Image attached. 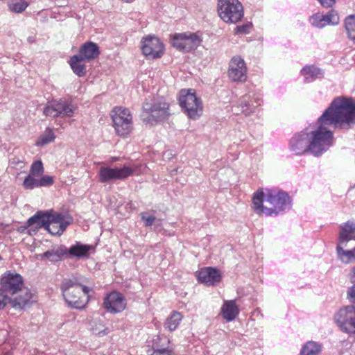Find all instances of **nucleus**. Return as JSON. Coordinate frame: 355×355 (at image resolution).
Masks as SVG:
<instances>
[{"instance_id": "f257e3e1", "label": "nucleus", "mask_w": 355, "mask_h": 355, "mask_svg": "<svg viewBox=\"0 0 355 355\" xmlns=\"http://www.w3.org/2000/svg\"><path fill=\"white\" fill-rule=\"evenodd\" d=\"M355 124V101L337 97L318 118L316 128L309 130L311 155L318 157L334 145V129H349Z\"/></svg>"}, {"instance_id": "f03ea898", "label": "nucleus", "mask_w": 355, "mask_h": 355, "mask_svg": "<svg viewBox=\"0 0 355 355\" xmlns=\"http://www.w3.org/2000/svg\"><path fill=\"white\" fill-rule=\"evenodd\" d=\"M252 207L259 216H277L291 208V200L284 191L273 189H259L253 195Z\"/></svg>"}, {"instance_id": "7ed1b4c3", "label": "nucleus", "mask_w": 355, "mask_h": 355, "mask_svg": "<svg viewBox=\"0 0 355 355\" xmlns=\"http://www.w3.org/2000/svg\"><path fill=\"white\" fill-rule=\"evenodd\" d=\"M72 222L70 215L51 210L37 212L28 220L27 224L29 227H44L51 234L60 236Z\"/></svg>"}, {"instance_id": "20e7f679", "label": "nucleus", "mask_w": 355, "mask_h": 355, "mask_svg": "<svg viewBox=\"0 0 355 355\" xmlns=\"http://www.w3.org/2000/svg\"><path fill=\"white\" fill-rule=\"evenodd\" d=\"M3 290L8 293L14 295L20 291L21 295L11 301V305L16 309H23L29 304L32 294L26 288H23L22 277L15 272L5 273L1 279Z\"/></svg>"}, {"instance_id": "39448f33", "label": "nucleus", "mask_w": 355, "mask_h": 355, "mask_svg": "<svg viewBox=\"0 0 355 355\" xmlns=\"http://www.w3.org/2000/svg\"><path fill=\"white\" fill-rule=\"evenodd\" d=\"M61 290L66 302L72 308L83 309L88 302L90 289L76 277L64 279Z\"/></svg>"}, {"instance_id": "423d86ee", "label": "nucleus", "mask_w": 355, "mask_h": 355, "mask_svg": "<svg viewBox=\"0 0 355 355\" xmlns=\"http://www.w3.org/2000/svg\"><path fill=\"white\" fill-rule=\"evenodd\" d=\"M168 115V104L163 98L146 101L143 105L144 121L147 123L153 125L154 122L164 121Z\"/></svg>"}, {"instance_id": "0eeeda50", "label": "nucleus", "mask_w": 355, "mask_h": 355, "mask_svg": "<svg viewBox=\"0 0 355 355\" xmlns=\"http://www.w3.org/2000/svg\"><path fill=\"white\" fill-rule=\"evenodd\" d=\"M179 103L187 115L193 120L198 119L202 114V101L196 96L194 89H182L180 92Z\"/></svg>"}, {"instance_id": "6e6552de", "label": "nucleus", "mask_w": 355, "mask_h": 355, "mask_svg": "<svg viewBox=\"0 0 355 355\" xmlns=\"http://www.w3.org/2000/svg\"><path fill=\"white\" fill-rule=\"evenodd\" d=\"M218 12L226 23H236L243 17V8L238 0H218Z\"/></svg>"}, {"instance_id": "1a4fd4ad", "label": "nucleus", "mask_w": 355, "mask_h": 355, "mask_svg": "<svg viewBox=\"0 0 355 355\" xmlns=\"http://www.w3.org/2000/svg\"><path fill=\"white\" fill-rule=\"evenodd\" d=\"M138 168V166H123V167L111 168L103 166L100 168L98 171L99 182L107 183L116 180H123L133 175Z\"/></svg>"}, {"instance_id": "9d476101", "label": "nucleus", "mask_w": 355, "mask_h": 355, "mask_svg": "<svg viewBox=\"0 0 355 355\" xmlns=\"http://www.w3.org/2000/svg\"><path fill=\"white\" fill-rule=\"evenodd\" d=\"M201 42L202 39L196 33L185 32L171 36L172 46L182 52L195 50Z\"/></svg>"}, {"instance_id": "9b49d317", "label": "nucleus", "mask_w": 355, "mask_h": 355, "mask_svg": "<svg viewBox=\"0 0 355 355\" xmlns=\"http://www.w3.org/2000/svg\"><path fill=\"white\" fill-rule=\"evenodd\" d=\"M111 116L117 135L125 136L130 133L132 129V116L128 109L116 107L112 110Z\"/></svg>"}, {"instance_id": "f8f14e48", "label": "nucleus", "mask_w": 355, "mask_h": 355, "mask_svg": "<svg viewBox=\"0 0 355 355\" xmlns=\"http://www.w3.org/2000/svg\"><path fill=\"white\" fill-rule=\"evenodd\" d=\"M340 329L350 335H355V306H348L340 309L334 315Z\"/></svg>"}, {"instance_id": "ddd939ff", "label": "nucleus", "mask_w": 355, "mask_h": 355, "mask_svg": "<svg viewBox=\"0 0 355 355\" xmlns=\"http://www.w3.org/2000/svg\"><path fill=\"white\" fill-rule=\"evenodd\" d=\"M76 107L64 100L52 101L44 107L43 113L51 117H70L72 116Z\"/></svg>"}, {"instance_id": "4468645a", "label": "nucleus", "mask_w": 355, "mask_h": 355, "mask_svg": "<svg viewBox=\"0 0 355 355\" xmlns=\"http://www.w3.org/2000/svg\"><path fill=\"white\" fill-rule=\"evenodd\" d=\"M309 129L295 133L290 139L288 148L295 155L311 154Z\"/></svg>"}, {"instance_id": "2eb2a0df", "label": "nucleus", "mask_w": 355, "mask_h": 355, "mask_svg": "<svg viewBox=\"0 0 355 355\" xmlns=\"http://www.w3.org/2000/svg\"><path fill=\"white\" fill-rule=\"evenodd\" d=\"M143 54L149 59L161 58L164 54V46L160 40L153 35H148L141 41Z\"/></svg>"}, {"instance_id": "dca6fc26", "label": "nucleus", "mask_w": 355, "mask_h": 355, "mask_svg": "<svg viewBox=\"0 0 355 355\" xmlns=\"http://www.w3.org/2000/svg\"><path fill=\"white\" fill-rule=\"evenodd\" d=\"M228 77L233 82H244L247 78V67L244 60L240 56H234L230 61Z\"/></svg>"}, {"instance_id": "f3484780", "label": "nucleus", "mask_w": 355, "mask_h": 355, "mask_svg": "<svg viewBox=\"0 0 355 355\" xmlns=\"http://www.w3.org/2000/svg\"><path fill=\"white\" fill-rule=\"evenodd\" d=\"M309 21L313 27L322 28L329 25H338L340 22V18L338 12L332 9L326 15H322L319 12L309 17Z\"/></svg>"}, {"instance_id": "a211bd4d", "label": "nucleus", "mask_w": 355, "mask_h": 355, "mask_svg": "<svg viewBox=\"0 0 355 355\" xmlns=\"http://www.w3.org/2000/svg\"><path fill=\"white\" fill-rule=\"evenodd\" d=\"M103 306L111 313H120L125 309L126 300L121 293L112 292L105 297Z\"/></svg>"}, {"instance_id": "6ab92c4d", "label": "nucleus", "mask_w": 355, "mask_h": 355, "mask_svg": "<svg viewBox=\"0 0 355 355\" xmlns=\"http://www.w3.org/2000/svg\"><path fill=\"white\" fill-rule=\"evenodd\" d=\"M261 98L255 94H248L242 96L238 103L237 107L245 115L248 116L256 112L261 105Z\"/></svg>"}, {"instance_id": "aec40b11", "label": "nucleus", "mask_w": 355, "mask_h": 355, "mask_svg": "<svg viewBox=\"0 0 355 355\" xmlns=\"http://www.w3.org/2000/svg\"><path fill=\"white\" fill-rule=\"evenodd\" d=\"M197 278L198 282L205 285L214 286L220 281L221 276L217 269L207 267L201 269L198 272Z\"/></svg>"}, {"instance_id": "412c9836", "label": "nucleus", "mask_w": 355, "mask_h": 355, "mask_svg": "<svg viewBox=\"0 0 355 355\" xmlns=\"http://www.w3.org/2000/svg\"><path fill=\"white\" fill-rule=\"evenodd\" d=\"M99 53V48L96 44L87 42L81 45L78 55L86 61H90L98 57Z\"/></svg>"}, {"instance_id": "4be33fe9", "label": "nucleus", "mask_w": 355, "mask_h": 355, "mask_svg": "<svg viewBox=\"0 0 355 355\" xmlns=\"http://www.w3.org/2000/svg\"><path fill=\"white\" fill-rule=\"evenodd\" d=\"M43 256L52 263L60 261L67 258V247L64 245H56L43 253Z\"/></svg>"}, {"instance_id": "5701e85b", "label": "nucleus", "mask_w": 355, "mask_h": 355, "mask_svg": "<svg viewBox=\"0 0 355 355\" xmlns=\"http://www.w3.org/2000/svg\"><path fill=\"white\" fill-rule=\"evenodd\" d=\"M355 221L348 220L340 226L338 242L341 244L355 241Z\"/></svg>"}, {"instance_id": "b1692460", "label": "nucleus", "mask_w": 355, "mask_h": 355, "mask_svg": "<svg viewBox=\"0 0 355 355\" xmlns=\"http://www.w3.org/2000/svg\"><path fill=\"white\" fill-rule=\"evenodd\" d=\"M92 249L89 245L82 244L76 242V244L71 245L69 248H67V258H84L89 256V252Z\"/></svg>"}, {"instance_id": "393cba45", "label": "nucleus", "mask_w": 355, "mask_h": 355, "mask_svg": "<svg viewBox=\"0 0 355 355\" xmlns=\"http://www.w3.org/2000/svg\"><path fill=\"white\" fill-rule=\"evenodd\" d=\"M220 312L225 320L231 322L239 315V309L234 300L225 301Z\"/></svg>"}, {"instance_id": "a878e982", "label": "nucleus", "mask_w": 355, "mask_h": 355, "mask_svg": "<svg viewBox=\"0 0 355 355\" xmlns=\"http://www.w3.org/2000/svg\"><path fill=\"white\" fill-rule=\"evenodd\" d=\"M162 339L157 336L153 340L152 344L153 352L150 355H173V350L166 346L169 341L164 340L162 343H160Z\"/></svg>"}, {"instance_id": "bb28decb", "label": "nucleus", "mask_w": 355, "mask_h": 355, "mask_svg": "<svg viewBox=\"0 0 355 355\" xmlns=\"http://www.w3.org/2000/svg\"><path fill=\"white\" fill-rule=\"evenodd\" d=\"M300 72L306 83L312 82L316 78H321L324 75L322 70L314 65H306L301 69Z\"/></svg>"}, {"instance_id": "cd10ccee", "label": "nucleus", "mask_w": 355, "mask_h": 355, "mask_svg": "<svg viewBox=\"0 0 355 355\" xmlns=\"http://www.w3.org/2000/svg\"><path fill=\"white\" fill-rule=\"evenodd\" d=\"M85 61L77 55L72 56L70 59L69 64L73 73L80 77L85 75L86 67L84 63Z\"/></svg>"}, {"instance_id": "c85d7f7f", "label": "nucleus", "mask_w": 355, "mask_h": 355, "mask_svg": "<svg viewBox=\"0 0 355 355\" xmlns=\"http://www.w3.org/2000/svg\"><path fill=\"white\" fill-rule=\"evenodd\" d=\"M347 243L344 244L338 243L336 250L339 259L345 263H348L352 259H355V247L351 250H345L344 248L347 247Z\"/></svg>"}, {"instance_id": "c756f323", "label": "nucleus", "mask_w": 355, "mask_h": 355, "mask_svg": "<svg viewBox=\"0 0 355 355\" xmlns=\"http://www.w3.org/2000/svg\"><path fill=\"white\" fill-rule=\"evenodd\" d=\"M322 346L318 342L308 341L302 347L300 355H318L320 354Z\"/></svg>"}, {"instance_id": "7c9ffc66", "label": "nucleus", "mask_w": 355, "mask_h": 355, "mask_svg": "<svg viewBox=\"0 0 355 355\" xmlns=\"http://www.w3.org/2000/svg\"><path fill=\"white\" fill-rule=\"evenodd\" d=\"M182 319V315L178 311H174L172 314L166 319L164 327L170 331L175 330L180 324Z\"/></svg>"}, {"instance_id": "2f4dec72", "label": "nucleus", "mask_w": 355, "mask_h": 355, "mask_svg": "<svg viewBox=\"0 0 355 355\" xmlns=\"http://www.w3.org/2000/svg\"><path fill=\"white\" fill-rule=\"evenodd\" d=\"M345 27L348 38L355 41V15H351L345 18Z\"/></svg>"}, {"instance_id": "473e14b6", "label": "nucleus", "mask_w": 355, "mask_h": 355, "mask_svg": "<svg viewBox=\"0 0 355 355\" xmlns=\"http://www.w3.org/2000/svg\"><path fill=\"white\" fill-rule=\"evenodd\" d=\"M55 135L50 128H47L44 132L39 137L36 142L37 146H44L55 140Z\"/></svg>"}, {"instance_id": "72a5a7b5", "label": "nucleus", "mask_w": 355, "mask_h": 355, "mask_svg": "<svg viewBox=\"0 0 355 355\" xmlns=\"http://www.w3.org/2000/svg\"><path fill=\"white\" fill-rule=\"evenodd\" d=\"M28 6L25 0H11L8 3L9 9L15 13H21Z\"/></svg>"}, {"instance_id": "f704fd0d", "label": "nucleus", "mask_w": 355, "mask_h": 355, "mask_svg": "<svg viewBox=\"0 0 355 355\" xmlns=\"http://www.w3.org/2000/svg\"><path fill=\"white\" fill-rule=\"evenodd\" d=\"M141 218L146 227H150L155 224V227H157L162 222L161 219H157L155 216L149 215L146 212L141 214Z\"/></svg>"}, {"instance_id": "c9c22d12", "label": "nucleus", "mask_w": 355, "mask_h": 355, "mask_svg": "<svg viewBox=\"0 0 355 355\" xmlns=\"http://www.w3.org/2000/svg\"><path fill=\"white\" fill-rule=\"evenodd\" d=\"M23 186L26 189H33L38 188V180L34 175L29 174L24 180Z\"/></svg>"}, {"instance_id": "e433bc0d", "label": "nucleus", "mask_w": 355, "mask_h": 355, "mask_svg": "<svg viewBox=\"0 0 355 355\" xmlns=\"http://www.w3.org/2000/svg\"><path fill=\"white\" fill-rule=\"evenodd\" d=\"M44 173L43 164L40 160L34 162L31 167V173L34 176H40Z\"/></svg>"}, {"instance_id": "4c0bfd02", "label": "nucleus", "mask_w": 355, "mask_h": 355, "mask_svg": "<svg viewBox=\"0 0 355 355\" xmlns=\"http://www.w3.org/2000/svg\"><path fill=\"white\" fill-rule=\"evenodd\" d=\"M53 184V179L51 176L44 175L38 180V187H47Z\"/></svg>"}, {"instance_id": "58836bf2", "label": "nucleus", "mask_w": 355, "mask_h": 355, "mask_svg": "<svg viewBox=\"0 0 355 355\" xmlns=\"http://www.w3.org/2000/svg\"><path fill=\"white\" fill-rule=\"evenodd\" d=\"M6 292L3 290L2 288H0V309L4 308V306L8 304H11L12 300H10Z\"/></svg>"}, {"instance_id": "ea45409f", "label": "nucleus", "mask_w": 355, "mask_h": 355, "mask_svg": "<svg viewBox=\"0 0 355 355\" xmlns=\"http://www.w3.org/2000/svg\"><path fill=\"white\" fill-rule=\"evenodd\" d=\"M250 24H244L242 26H238L235 28L236 33L237 34H243L248 33L250 28Z\"/></svg>"}, {"instance_id": "a19ab883", "label": "nucleus", "mask_w": 355, "mask_h": 355, "mask_svg": "<svg viewBox=\"0 0 355 355\" xmlns=\"http://www.w3.org/2000/svg\"><path fill=\"white\" fill-rule=\"evenodd\" d=\"M347 298L352 302H355V284L348 288Z\"/></svg>"}, {"instance_id": "79ce46f5", "label": "nucleus", "mask_w": 355, "mask_h": 355, "mask_svg": "<svg viewBox=\"0 0 355 355\" xmlns=\"http://www.w3.org/2000/svg\"><path fill=\"white\" fill-rule=\"evenodd\" d=\"M321 6L324 8H330L332 7L335 3L336 0H318Z\"/></svg>"}, {"instance_id": "37998d69", "label": "nucleus", "mask_w": 355, "mask_h": 355, "mask_svg": "<svg viewBox=\"0 0 355 355\" xmlns=\"http://www.w3.org/2000/svg\"><path fill=\"white\" fill-rule=\"evenodd\" d=\"M10 163L11 164H20V167H21L22 164H23V162L19 160V158H13L12 159H10Z\"/></svg>"}, {"instance_id": "c03bdc74", "label": "nucleus", "mask_w": 355, "mask_h": 355, "mask_svg": "<svg viewBox=\"0 0 355 355\" xmlns=\"http://www.w3.org/2000/svg\"><path fill=\"white\" fill-rule=\"evenodd\" d=\"M350 280L352 283H355V266L352 268L350 274Z\"/></svg>"}, {"instance_id": "a18cd8bd", "label": "nucleus", "mask_w": 355, "mask_h": 355, "mask_svg": "<svg viewBox=\"0 0 355 355\" xmlns=\"http://www.w3.org/2000/svg\"><path fill=\"white\" fill-rule=\"evenodd\" d=\"M27 41L29 42V43H33L35 42V38L34 36H29L28 38H27Z\"/></svg>"}, {"instance_id": "49530a36", "label": "nucleus", "mask_w": 355, "mask_h": 355, "mask_svg": "<svg viewBox=\"0 0 355 355\" xmlns=\"http://www.w3.org/2000/svg\"><path fill=\"white\" fill-rule=\"evenodd\" d=\"M179 172V168H175L174 169H171L170 173L172 175L177 174Z\"/></svg>"}, {"instance_id": "de8ad7c7", "label": "nucleus", "mask_w": 355, "mask_h": 355, "mask_svg": "<svg viewBox=\"0 0 355 355\" xmlns=\"http://www.w3.org/2000/svg\"><path fill=\"white\" fill-rule=\"evenodd\" d=\"M37 259L42 260L46 258H45V256H43V253H42V254H37Z\"/></svg>"}, {"instance_id": "09e8293b", "label": "nucleus", "mask_w": 355, "mask_h": 355, "mask_svg": "<svg viewBox=\"0 0 355 355\" xmlns=\"http://www.w3.org/2000/svg\"><path fill=\"white\" fill-rule=\"evenodd\" d=\"M121 1L123 2H125V3H131V2L134 1L135 0H121Z\"/></svg>"}]
</instances>
